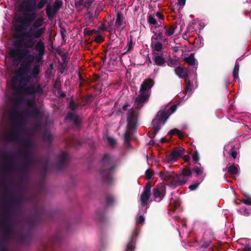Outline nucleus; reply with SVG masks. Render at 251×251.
Here are the masks:
<instances>
[{
	"mask_svg": "<svg viewBox=\"0 0 251 251\" xmlns=\"http://www.w3.org/2000/svg\"><path fill=\"white\" fill-rule=\"evenodd\" d=\"M240 65L239 63L236 62L233 70V77L234 79L238 78V74L239 71Z\"/></svg>",
	"mask_w": 251,
	"mask_h": 251,
	"instance_id": "864d4df0",
	"label": "nucleus"
},
{
	"mask_svg": "<svg viewBox=\"0 0 251 251\" xmlns=\"http://www.w3.org/2000/svg\"><path fill=\"white\" fill-rule=\"evenodd\" d=\"M153 60L157 66H162L166 62L165 58L162 55H160L155 56Z\"/></svg>",
	"mask_w": 251,
	"mask_h": 251,
	"instance_id": "c03bdc74",
	"label": "nucleus"
},
{
	"mask_svg": "<svg viewBox=\"0 0 251 251\" xmlns=\"http://www.w3.org/2000/svg\"><path fill=\"white\" fill-rule=\"evenodd\" d=\"M106 139H107L108 143L109 144V145H110L111 146H114L116 145V140L115 139V138H114L113 137H110V136H107Z\"/></svg>",
	"mask_w": 251,
	"mask_h": 251,
	"instance_id": "338daca9",
	"label": "nucleus"
},
{
	"mask_svg": "<svg viewBox=\"0 0 251 251\" xmlns=\"http://www.w3.org/2000/svg\"><path fill=\"white\" fill-rule=\"evenodd\" d=\"M102 166L100 173L103 183L110 184L112 181V174L116 167V161L109 154L104 155L101 160Z\"/></svg>",
	"mask_w": 251,
	"mask_h": 251,
	"instance_id": "20e7f679",
	"label": "nucleus"
},
{
	"mask_svg": "<svg viewBox=\"0 0 251 251\" xmlns=\"http://www.w3.org/2000/svg\"><path fill=\"white\" fill-rule=\"evenodd\" d=\"M184 152L185 149L183 148L179 147L174 148L168 157V162L176 161L178 158L181 157Z\"/></svg>",
	"mask_w": 251,
	"mask_h": 251,
	"instance_id": "b1692460",
	"label": "nucleus"
},
{
	"mask_svg": "<svg viewBox=\"0 0 251 251\" xmlns=\"http://www.w3.org/2000/svg\"><path fill=\"white\" fill-rule=\"evenodd\" d=\"M174 173L173 171L169 172L168 171H161L159 176L164 181H171Z\"/></svg>",
	"mask_w": 251,
	"mask_h": 251,
	"instance_id": "f704fd0d",
	"label": "nucleus"
},
{
	"mask_svg": "<svg viewBox=\"0 0 251 251\" xmlns=\"http://www.w3.org/2000/svg\"><path fill=\"white\" fill-rule=\"evenodd\" d=\"M25 86L12 78V87L16 94H21L24 93L29 95L40 96L43 93V88L40 84L31 83L27 86L25 87Z\"/></svg>",
	"mask_w": 251,
	"mask_h": 251,
	"instance_id": "39448f33",
	"label": "nucleus"
},
{
	"mask_svg": "<svg viewBox=\"0 0 251 251\" xmlns=\"http://www.w3.org/2000/svg\"><path fill=\"white\" fill-rule=\"evenodd\" d=\"M44 139L50 141L52 139L51 134L47 131H45L43 133L42 135Z\"/></svg>",
	"mask_w": 251,
	"mask_h": 251,
	"instance_id": "052dcab7",
	"label": "nucleus"
},
{
	"mask_svg": "<svg viewBox=\"0 0 251 251\" xmlns=\"http://www.w3.org/2000/svg\"><path fill=\"white\" fill-rule=\"evenodd\" d=\"M57 11L55 12L54 9L50 4H48L46 7V13L48 18L51 20L53 19L57 13Z\"/></svg>",
	"mask_w": 251,
	"mask_h": 251,
	"instance_id": "c9c22d12",
	"label": "nucleus"
},
{
	"mask_svg": "<svg viewBox=\"0 0 251 251\" xmlns=\"http://www.w3.org/2000/svg\"><path fill=\"white\" fill-rule=\"evenodd\" d=\"M46 27L38 29L33 32L30 31L23 32L20 34H16L14 37L17 40L13 42L14 47H25L26 49H33L46 31Z\"/></svg>",
	"mask_w": 251,
	"mask_h": 251,
	"instance_id": "f03ea898",
	"label": "nucleus"
},
{
	"mask_svg": "<svg viewBox=\"0 0 251 251\" xmlns=\"http://www.w3.org/2000/svg\"><path fill=\"white\" fill-rule=\"evenodd\" d=\"M156 117H158V118L153 120L152 122L153 128V133L154 136L156 135L157 133L160 129L161 123L164 125L169 117L165 109L159 111L157 113Z\"/></svg>",
	"mask_w": 251,
	"mask_h": 251,
	"instance_id": "9b49d317",
	"label": "nucleus"
},
{
	"mask_svg": "<svg viewBox=\"0 0 251 251\" xmlns=\"http://www.w3.org/2000/svg\"><path fill=\"white\" fill-rule=\"evenodd\" d=\"M241 214L244 216H248L250 214L249 209L243 207L240 209Z\"/></svg>",
	"mask_w": 251,
	"mask_h": 251,
	"instance_id": "0e129e2a",
	"label": "nucleus"
},
{
	"mask_svg": "<svg viewBox=\"0 0 251 251\" xmlns=\"http://www.w3.org/2000/svg\"><path fill=\"white\" fill-rule=\"evenodd\" d=\"M14 73L15 75L12 78H13L14 80L18 81L21 84H23L24 85H26L27 83L32 78L30 75H27L28 72H25L20 74L19 73L18 70H16Z\"/></svg>",
	"mask_w": 251,
	"mask_h": 251,
	"instance_id": "4be33fe9",
	"label": "nucleus"
},
{
	"mask_svg": "<svg viewBox=\"0 0 251 251\" xmlns=\"http://www.w3.org/2000/svg\"><path fill=\"white\" fill-rule=\"evenodd\" d=\"M34 208L35 214L27 220L29 230L21 232L18 235V238L22 244H29L33 239V235L31 232V229L47 221L51 220L53 216L51 211H46L44 209H39L37 203H35Z\"/></svg>",
	"mask_w": 251,
	"mask_h": 251,
	"instance_id": "f257e3e1",
	"label": "nucleus"
},
{
	"mask_svg": "<svg viewBox=\"0 0 251 251\" xmlns=\"http://www.w3.org/2000/svg\"><path fill=\"white\" fill-rule=\"evenodd\" d=\"M165 34V30L163 29V26L162 28L159 29L158 33H155V35H157V37L152 36V40H157L162 41L163 39V34Z\"/></svg>",
	"mask_w": 251,
	"mask_h": 251,
	"instance_id": "de8ad7c7",
	"label": "nucleus"
},
{
	"mask_svg": "<svg viewBox=\"0 0 251 251\" xmlns=\"http://www.w3.org/2000/svg\"><path fill=\"white\" fill-rule=\"evenodd\" d=\"M151 197V193L143 192L140 196V201L142 206L147 204Z\"/></svg>",
	"mask_w": 251,
	"mask_h": 251,
	"instance_id": "ea45409f",
	"label": "nucleus"
},
{
	"mask_svg": "<svg viewBox=\"0 0 251 251\" xmlns=\"http://www.w3.org/2000/svg\"><path fill=\"white\" fill-rule=\"evenodd\" d=\"M150 96L140 92L137 97L135 99L134 107L135 109H140L144 104L149 101Z\"/></svg>",
	"mask_w": 251,
	"mask_h": 251,
	"instance_id": "5701e85b",
	"label": "nucleus"
},
{
	"mask_svg": "<svg viewBox=\"0 0 251 251\" xmlns=\"http://www.w3.org/2000/svg\"><path fill=\"white\" fill-rule=\"evenodd\" d=\"M137 235V231L136 230H134L131 235V236L130 237V241L129 243L126 245V251H128L129 250H133L135 248V245L133 242V238L134 236H135Z\"/></svg>",
	"mask_w": 251,
	"mask_h": 251,
	"instance_id": "a19ab883",
	"label": "nucleus"
},
{
	"mask_svg": "<svg viewBox=\"0 0 251 251\" xmlns=\"http://www.w3.org/2000/svg\"><path fill=\"white\" fill-rule=\"evenodd\" d=\"M183 60L190 66H193L195 64L196 59L193 53H191L188 57H184Z\"/></svg>",
	"mask_w": 251,
	"mask_h": 251,
	"instance_id": "79ce46f5",
	"label": "nucleus"
},
{
	"mask_svg": "<svg viewBox=\"0 0 251 251\" xmlns=\"http://www.w3.org/2000/svg\"><path fill=\"white\" fill-rule=\"evenodd\" d=\"M151 184L150 182H148L146 183V185L144 188V192H147L149 193H151Z\"/></svg>",
	"mask_w": 251,
	"mask_h": 251,
	"instance_id": "774afa93",
	"label": "nucleus"
},
{
	"mask_svg": "<svg viewBox=\"0 0 251 251\" xmlns=\"http://www.w3.org/2000/svg\"><path fill=\"white\" fill-rule=\"evenodd\" d=\"M155 15L158 19L159 23L162 25L164 22V16L159 12H157Z\"/></svg>",
	"mask_w": 251,
	"mask_h": 251,
	"instance_id": "bf43d9fd",
	"label": "nucleus"
},
{
	"mask_svg": "<svg viewBox=\"0 0 251 251\" xmlns=\"http://www.w3.org/2000/svg\"><path fill=\"white\" fill-rule=\"evenodd\" d=\"M2 155L5 161H13L14 160V155L10 152L3 151L2 153Z\"/></svg>",
	"mask_w": 251,
	"mask_h": 251,
	"instance_id": "49530a36",
	"label": "nucleus"
},
{
	"mask_svg": "<svg viewBox=\"0 0 251 251\" xmlns=\"http://www.w3.org/2000/svg\"><path fill=\"white\" fill-rule=\"evenodd\" d=\"M187 181V179L181 175L174 174L172 180L167 184L169 187L172 188H176L177 186H181L185 184Z\"/></svg>",
	"mask_w": 251,
	"mask_h": 251,
	"instance_id": "aec40b11",
	"label": "nucleus"
},
{
	"mask_svg": "<svg viewBox=\"0 0 251 251\" xmlns=\"http://www.w3.org/2000/svg\"><path fill=\"white\" fill-rule=\"evenodd\" d=\"M14 234L11 232H6L5 230L0 228V251H8L5 245Z\"/></svg>",
	"mask_w": 251,
	"mask_h": 251,
	"instance_id": "6ab92c4d",
	"label": "nucleus"
},
{
	"mask_svg": "<svg viewBox=\"0 0 251 251\" xmlns=\"http://www.w3.org/2000/svg\"><path fill=\"white\" fill-rule=\"evenodd\" d=\"M176 25H171L169 27L167 25L163 26V29L165 30V34L168 36H172L175 32Z\"/></svg>",
	"mask_w": 251,
	"mask_h": 251,
	"instance_id": "58836bf2",
	"label": "nucleus"
},
{
	"mask_svg": "<svg viewBox=\"0 0 251 251\" xmlns=\"http://www.w3.org/2000/svg\"><path fill=\"white\" fill-rule=\"evenodd\" d=\"M17 22L19 25L16 27V30L18 32H23L27 27H28L31 24H28L22 16H20L17 18Z\"/></svg>",
	"mask_w": 251,
	"mask_h": 251,
	"instance_id": "cd10ccee",
	"label": "nucleus"
},
{
	"mask_svg": "<svg viewBox=\"0 0 251 251\" xmlns=\"http://www.w3.org/2000/svg\"><path fill=\"white\" fill-rule=\"evenodd\" d=\"M154 83V81L151 78L145 79L141 85L139 92L151 96V89Z\"/></svg>",
	"mask_w": 251,
	"mask_h": 251,
	"instance_id": "412c9836",
	"label": "nucleus"
},
{
	"mask_svg": "<svg viewBox=\"0 0 251 251\" xmlns=\"http://www.w3.org/2000/svg\"><path fill=\"white\" fill-rule=\"evenodd\" d=\"M39 63H36L35 64L31 72L30 75L32 78L37 79L39 77V74L41 72L40 65L39 64Z\"/></svg>",
	"mask_w": 251,
	"mask_h": 251,
	"instance_id": "e433bc0d",
	"label": "nucleus"
},
{
	"mask_svg": "<svg viewBox=\"0 0 251 251\" xmlns=\"http://www.w3.org/2000/svg\"><path fill=\"white\" fill-rule=\"evenodd\" d=\"M106 205L107 206L112 205L114 201V197L111 194H108L106 196Z\"/></svg>",
	"mask_w": 251,
	"mask_h": 251,
	"instance_id": "3c124183",
	"label": "nucleus"
},
{
	"mask_svg": "<svg viewBox=\"0 0 251 251\" xmlns=\"http://www.w3.org/2000/svg\"><path fill=\"white\" fill-rule=\"evenodd\" d=\"M37 52L35 57H36V63H42L43 57L45 54L46 47L44 42L41 39L39 40L36 45L33 48Z\"/></svg>",
	"mask_w": 251,
	"mask_h": 251,
	"instance_id": "2eb2a0df",
	"label": "nucleus"
},
{
	"mask_svg": "<svg viewBox=\"0 0 251 251\" xmlns=\"http://www.w3.org/2000/svg\"><path fill=\"white\" fill-rule=\"evenodd\" d=\"M147 21L152 27L154 28L162 26V25L157 22L154 17L151 14L148 15Z\"/></svg>",
	"mask_w": 251,
	"mask_h": 251,
	"instance_id": "4c0bfd02",
	"label": "nucleus"
},
{
	"mask_svg": "<svg viewBox=\"0 0 251 251\" xmlns=\"http://www.w3.org/2000/svg\"><path fill=\"white\" fill-rule=\"evenodd\" d=\"M22 48L15 47L14 49H11L9 50V56L12 58V62L14 64L18 65L24 58L26 57L28 55L30 54L29 49H21Z\"/></svg>",
	"mask_w": 251,
	"mask_h": 251,
	"instance_id": "9d476101",
	"label": "nucleus"
},
{
	"mask_svg": "<svg viewBox=\"0 0 251 251\" xmlns=\"http://www.w3.org/2000/svg\"><path fill=\"white\" fill-rule=\"evenodd\" d=\"M151 46L154 53H155L156 52H160L163 50V45L161 41L152 40V37L151 39Z\"/></svg>",
	"mask_w": 251,
	"mask_h": 251,
	"instance_id": "473e14b6",
	"label": "nucleus"
},
{
	"mask_svg": "<svg viewBox=\"0 0 251 251\" xmlns=\"http://www.w3.org/2000/svg\"><path fill=\"white\" fill-rule=\"evenodd\" d=\"M96 218L99 220L100 221H103L105 219V215L104 212H100L99 211H97L96 213Z\"/></svg>",
	"mask_w": 251,
	"mask_h": 251,
	"instance_id": "13d9d810",
	"label": "nucleus"
},
{
	"mask_svg": "<svg viewBox=\"0 0 251 251\" xmlns=\"http://www.w3.org/2000/svg\"><path fill=\"white\" fill-rule=\"evenodd\" d=\"M0 209V228L5 230L6 232H15L13 226V221L15 219L17 213L15 208L11 207L9 209L8 204H3V200Z\"/></svg>",
	"mask_w": 251,
	"mask_h": 251,
	"instance_id": "7ed1b4c3",
	"label": "nucleus"
},
{
	"mask_svg": "<svg viewBox=\"0 0 251 251\" xmlns=\"http://www.w3.org/2000/svg\"><path fill=\"white\" fill-rule=\"evenodd\" d=\"M63 6L62 0H55L52 7L54 9L55 12L58 11Z\"/></svg>",
	"mask_w": 251,
	"mask_h": 251,
	"instance_id": "09e8293b",
	"label": "nucleus"
},
{
	"mask_svg": "<svg viewBox=\"0 0 251 251\" xmlns=\"http://www.w3.org/2000/svg\"><path fill=\"white\" fill-rule=\"evenodd\" d=\"M35 61L36 63V57L34 54L28 55L25 57L21 64L20 67L17 70H18L19 73L22 74L25 72H28L31 64Z\"/></svg>",
	"mask_w": 251,
	"mask_h": 251,
	"instance_id": "ddd939ff",
	"label": "nucleus"
},
{
	"mask_svg": "<svg viewBox=\"0 0 251 251\" xmlns=\"http://www.w3.org/2000/svg\"><path fill=\"white\" fill-rule=\"evenodd\" d=\"M227 171L231 175H236L238 173V169L237 166L232 164L227 168Z\"/></svg>",
	"mask_w": 251,
	"mask_h": 251,
	"instance_id": "a18cd8bd",
	"label": "nucleus"
},
{
	"mask_svg": "<svg viewBox=\"0 0 251 251\" xmlns=\"http://www.w3.org/2000/svg\"><path fill=\"white\" fill-rule=\"evenodd\" d=\"M3 172L2 177L0 176V189L4 186L12 184V181L9 179L10 173L15 170L13 161H5L2 165Z\"/></svg>",
	"mask_w": 251,
	"mask_h": 251,
	"instance_id": "1a4fd4ad",
	"label": "nucleus"
},
{
	"mask_svg": "<svg viewBox=\"0 0 251 251\" xmlns=\"http://www.w3.org/2000/svg\"><path fill=\"white\" fill-rule=\"evenodd\" d=\"M24 157L23 164L20 167V169L23 172H26L33 165L37 163V160L35 158L31 153H26L23 154Z\"/></svg>",
	"mask_w": 251,
	"mask_h": 251,
	"instance_id": "dca6fc26",
	"label": "nucleus"
},
{
	"mask_svg": "<svg viewBox=\"0 0 251 251\" xmlns=\"http://www.w3.org/2000/svg\"><path fill=\"white\" fill-rule=\"evenodd\" d=\"M26 122L18 120V123L11 127L10 133L4 136V141L6 142H23L25 137L22 136L21 134L25 132Z\"/></svg>",
	"mask_w": 251,
	"mask_h": 251,
	"instance_id": "0eeeda50",
	"label": "nucleus"
},
{
	"mask_svg": "<svg viewBox=\"0 0 251 251\" xmlns=\"http://www.w3.org/2000/svg\"><path fill=\"white\" fill-rule=\"evenodd\" d=\"M44 20V18L42 17L37 18L32 23V24L29 31L34 32L35 31H37L38 29L41 28V27L43 25Z\"/></svg>",
	"mask_w": 251,
	"mask_h": 251,
	"instance_id": "2f4dec72",
	"label": "nucleus"
},
{
	"mask_svg": "<svg viewBox=\"0 0 251 251\" xmlns=\"http://www.w3.org/2000/svg\"><path fill=\"white\" fill-rule=\"evenodd\" d=\"M127 130L124 135V140L126 144H129L131 141V135L133 134V130L137 127V117L135 114L133 108L129 109L127 112Z\"/></svg>",
	"mask_w": 251,
	"mask_h": 251,
	"instance_id": "6e6552de",
	"label": "nucleus"
},
{
	"mask_svg": "<svg viewBox=\"0 0 251 251\" xmlns=\"http://www.w3.org/2000/svg\"><path fill=\"white\" fill-rule=\"evenodd\" d=\"M37 11H23V14L22 15L28 24H31L37 18Z\"/></svg>",
	"mask_w": 251,
	"mask_h": 251,
	"instance_id": "bb28decb",
	"label": "nucleus"
},
{
	"mask_svg": "<svg viewBox=\"0 0 251 251\" xmlns=\"http://www.w3.org/2000/svg\"><path fill=\"white\" fill-rule=\"evenodd\" d=\"M69 156L67 152H62L57 156L56 162L54 164V168L58 170L64 169L68 165Z\"/></svg>",
	"mask_w": 251,
	"mask_h": 251,
	"instance_id": "4468645a",
	"label": "nucleus"
},
{
	"mask_svg": "<svg viewBox=\"0 0 251 251\" xmlns=\"http://www.w3.org/2000/svg\"><path fill=\"white\" fill-rule=\"evenodd\" d=\"M166 194V186L163 184H159L153 189V196L155 201L157 202L161 201Z\"/></svg>",
	"mask_w": 251,
	"mask_h": 251,
	"instance_id": "a211bd4d",
	"label": "nucleus"
},
{
	"mask_svg": "<svg viewBox=\"0 0 251 251\" xmlns=\"http://www.w3.org/2000/svg\"><path fill=\"white\" fill-rule=\"evenodd\" d=\"M185 82L186 85L185 89L186 92L188 93H191L192 90L193 85L191 83L190 79L188 78L185 80Z\"/></svg>",
	"mask_w": 251,
	"mask_h": 251,
	"instance_id": "5fc2aeb1",
	"label": "nucleus"
},
{
	"mask_svg": "<svg viewBox=\"0 0 251 251\" xmlns=\"http://www.w3.org/2000/svg\"><path fill=\"white\" fill-rule=\"evenodd\" d=\"M168 134L170 135L171 136L176 134L179 139H182L184 136L183 133L180 132L177 128H175L170 130V131L168 133Z\"/></svg>",
	"mask_w": 251,
	"mask_h": 251,
	"instance_id": "8fccbe9b",
	"label": "nucleus"
},
{
	"mask_svg": "<svg viewBox=\"0 0 251 251\" xmlns=\"http://www.w3.org/2000/svg\"><path fill=\"white\" fill-rule=\"evenodd\" d=\"M95 0H78L75 2V6L76 8L79 9L83 5L85 8L88 9Z\"/></svg>",
	"mask_w": 251,
	"mask_h": 251,
	"instance_id": "72a5a7b5",
	"label": "nucleus"
},
{
	"mask_svg": "<svg viewBox=\"0 0 251 251\" xmlns=\"http://www.w3.org/2000/svg\"><path fill=\"white\" fill-rule=\"evenodd\" d=\"M62 231L58 229L50 239V243L43 246V251H53V245L58 244L62 239Z\"/></svg>",
	"mask_w": 251,
	"mask_h": 251,
	"instance_id": "f3484780",
	"label": "nucleus"
},
{
	"mask_svg": "<svg viewBox=\"0 0 251 251\" xmlns=\"http://www.w3.org/2000/svg\"><path fill=\"white\" fill-rule=\"evenodd\" d=\"M25 112L27 116L35 119H40L42 117V114L37 107L31 109L26 108L25 110Z\"/></svg>",
	"mask_w": 251,
	"mask_h": 251,
	"instance_id": "a878e982",
	"label": "nucleus"
},
{
	"mask_svg": "<svg viewBox=\"0 0 251 251\" xmlns=\"http://www.w3.org/2000/svg\"><path fill=\"white\" fill-rule=\"evenodd\" d=\"M146 177L147 180H150L154 175L152 170L148 169L145 172Z\"/></svg>",
	"mask_w": 251,
	"mask_h": 251,
	"instance_id": "4d7b16f0",
	"label": "nucleus"
},
{
	"mask_svg": "<svg viewBox=\"0 0 251 251\" xmlns=\"http://www.w3.org/2000/svg\"><path fill=\"white\" fill-rule=\"evenodd\" d=\"M17 22L19 25L16 27V30L18 32H23L27 27H28L31 24H28L22 16H20L17 18Z\"/></svg>",
	"mask_w": 251,
	"mask_h": 251,
	"instance_id": "c85d7f7f",
	"label": "nucleus"
},
{
	"mask_svg": "<svg viewBox=\"0 0 251 251\" xmlns=\"http://www.w3.org/2000/svg\"><path fill=\"white\" fill-rule=\"evenodd\" d=\"M12 102L10 111L11 118L13 120L18 119L22 122H26V117L18 111L19 107L22 103H25L28 107L32 106L34 103V99H27L24 96H19L13 99Z\"/></svg>",
	"mask_w": 251,
	"mask_h": 251,
	"instance_id": "423d86ee",
	"label": "nucleus"
},
{
	"mask_svg": "<svg viewBox=\"0 0 251 251\" xmlns=\"http://www.w3.org/2000/svg\"><path fill=\"white\" fill-rule=\"evenodd\" d=\"M123 19L124 17L122 13L118 12L117 14L116 20L115 23V26L116 28H119L121 26Z\"/></svg>",
	"mask_w": 251,
	"mask_h": 251,
	"instance_id": "37998d69",
	"label": "nucleus"
},
{
	"mask_svg": "<svg viewBox=\"0 0 251 251\" xmlns=\"http://www.w3.org/2000/svg\"><path fill=\"white\" fill-rule=\"evenodd\" d=\"M69 108L72 111H75L78 106V104L75 103L74 101L72 100L69 102Z\"/></svg>",
	"mask_w": 251,
	"mask_h": 251,
	"instance_id": "680f3d73",
	"label": "nucleus"
},
{
	"mask_svg": "<svg viewBox=\"0 0 251 251\" xmlns=\"http://www.w3.org/2000/svg\"><path fill=\"white\" fill-rule=\"evenodd\" d=\"M37 0H23L20 3L19 11H32L39 10Z\"/></svg>",
	"mask_w": 251,
	"mask_h": 251,
	"instance_id": "f8f14e48",
	"label": "nucleus"
},
{
	"mask_svg": "<svg viewBox=\"0 0 251 251\" xmlns=\"http://www.w3.org/2000/svg\"><path fill=\"white\" fill-rule=\"evenodd\" d=\"M20 143H22L23 144L24 150L19 151L17 153L20 156H22L23 154H25L26 153H30L32 147L31 141L29 139H26L25 137V139H24L23 141L20 142Z\"/></svg>",
	"mask_w": 251,
	"mask_h": 251,
	"instance_id": "393cba45",
	"label": "nucleus"
},
{
	"mask_svg": "<svg viewBox=\"0 0 251 251\" xmlns=\"http://www.w3.org/2000/svg\"><path fill=\"white\" fill-rule=\"evenodd\" d=\"M66 120L73 121L76 128H78L81 125V120L77 115H75L72 112H69L65 117Z\"/></svg>",
	"mask_w": 251,
	"mask_h": 251,
	"instance_id": "7c9ffc66",
	"label": "nucleus"
},
{
	"mask_svg": "<svg viewBox=\"0 0 251 251\" xmlns=\"http://www.w3.org/2000/svg\"><path fill=\"white\" fill-rule=\"evenodd\" d=\"M122 48V47L120 46L113 48V51L111 52V53L113 55H114L115 54H118L120 53Z\"/></svg>",
	"mask_w": 251,
	"mask_h": 251,
	"instance_id": "69168bd1",
	"label": "nucleus"
},
{
	"mask_svg": "<svg viewBox=\"0 0 251 251\" xmlns=\"http://www.w3.org/2000/svg\"><path fill=\"white\" fill-rule=\"evenodd\" d=\"M181 175L186 178V177L190 176L192 175V171L189 168H185L182 170Z\"/></svg>",
	"mask_w": 251,
	"mask_h": 251,
	"instance_id": "6e6d98bb",
	"label": "nucleus"
},
{
	"mask_svg": "<svg viewBox=\"0 0 251 251\" xmlns=\"http://www.w3.org/2000/svg\"><path fill=\"white\" fill-rule=\"evenodd\" d=\"M48 2V0H39L38 3L39 6V9L43 8Z\"/></svg>",
	"mask_w": 251,
	"mask_h": 251,
	"instance_id": "e2e57ef3",
	"label": "nucleus"
},
{
	"mask_svg": "<svg viewBox=\"0 0 251 251\" xmlns=\"http://www.w3.org/2000/svg\"><path fill=\"white\" fill-rule=\"evenodd\" d=\"M176 74L181 78L186 80L188 77V70L183 66H178L175 69Z\"/></svg>",
	"mask_w": 251,
	"mask_h": 251,
	"instance_id": "c756f323",
	"label": "nucleus"
},
{
	"mask_svg": "<svg viewBox=\"0 0 251 251\" xmlns=\"http://www.w3.org/2000/svg\"><path fill=\"white\" fill-rule=\"evenodd\" d=\"M134 47V44L133 43L132 40L131 39L129 42H128L126 48H125V50H126H126L122 54V55H125L126 53H127L129 52H130L133 49Z\"/></svg>",
	"mask_w": 251,
	"mask_h": 251,
	"instance_id": "603ef678",
	"label": "nucleus"
}]
</instances>
